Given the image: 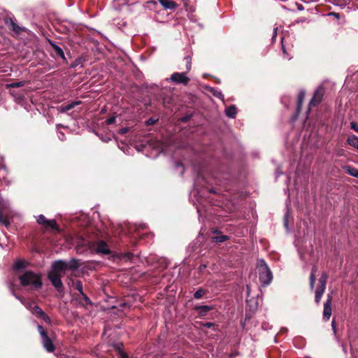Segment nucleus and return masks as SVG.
Listing matches in <instances>:
<instances>
[{"label":"nucleus","mask_w":358,"mask_h":358,"mask_svg":"<svg viewBox=\"0 0 358 358\" xmlns=\"http://www.w3.org/2000/svg\"><path fill=\"white\" fill-rule=\"evenodd\" d=\"M345 170L349 175L358 178V170L357 169L347 166L345 167Z\"/></svg>","instance_id":"b1692460"},{"label":"nucleus","mask_w":358,"mask_h":358,"mask_svg":"<svg viewBox=\"0 0 358 358\" xmlns=\"http://www.w3.org/2000/svg\"><path fill=\"white\" fill-rule=\"evenodd\" d=\"M132 257L133 255L129 252L121 255V259H126L127 260H130Z\"/></svg>","instance_id":"4c0bfd02"},{"label":"nucleus","mask_w":358,"mask_h":358,"mask_svg":"<svg viewBox=\"0 0 358 358\" xmlns=\"http://www.w3.org/2000/svg\"><path fill=\"white\" fill-rule=\"evenodd\" d=\"M185 60L187 62V65H186V67H187V71H189L190 69H191V59L189 57H185Z\"/></svg>","instance_id":"58836bf2"},{"label":"nucleus","mask_w":358,"mask_h":358,"mask_svg":"<svg viewBox=\"0 0 358 358\" xmlns=\"http://www.w3.org/2000/svg\"><path fill=\"white\" fill-rule=\"evenodd\" d=\"M327 273H323L320 278V288L326 289V284L327 280Z\"/></svg>","instance_id":"393cba45"},{"label":"nucleus","mask_w":358,"mask_h":358,"mask_svg":"<svg viewBox=\"0 0 358 358\" xmlns=\"http://www.w3.org/2000/svg\"><path fill=\"white\" fill-rule=\"evenodd\" d=\"M75 287L80 292V294H83L84 292L83 291V284L81 281L77 280L75 282Z\"/></svg>","instance_id":"f704fd0d"},{"label":"nucleus","mask_w":358,"mask_h":358,"mask_svg":"<svg viewBox=\"0 0 358 358\" xmlns=\"http://www.w3.org/2000/svg\"><path fill=\"white\" fill-rule=\"evenodd\" d=\"M79 103H80L79 101H74L71 103L64 106L61 108V112H62V113L67 112V111L70 110L71 109H72L75 106H76Z\"/></svg>","instance_id":"bb28decb"},{"label":"nucleus","mask_w":358,"mask_h":358,"mask_svg":"<svg viewBox=\"0 0 358 358\" xmlns=\"http://www.w3.org/2000/svg\"><path fill=\"white\" fill-rule=\"evenodd\" d=\"M229 239V236L227 235H219L213 236L211 238L213 243H221Z\"/></svg>","instance_id":"6ab92c4d"},{"label":"nucleus","mask_w":358,"mask_h":358,"mask_svg":"<svg viewBox=\"0 0 358 358\" xmlns=\"http://www.w3.org/2000/svg\"><path fill=\"white\" fill-rule=\"evenodd\" d=\"M10 212L8 209L4 206L3 203H0V223L8 227L9 222Z\"/></svg>","instance_id":"6e6552de"},{"label":"nucleus","mask_w":358,"mask_h":358,"mask_svg":"<svg viewBox=\"0 0 358 358\" xmlns=\"http://www.w3.org/2000/svg\"><path fill=\"white\" fill-rule=\"evenodd\" d=\"M325 291V289L318 287L315 291V301L317 304L320 303L322 296Z\"/></svg>","instance_id":"5701e85b"},{"label":"nucleus","mask_w":358,"mask_h":358,"mask_svg":"<svg viewBox=\"0 0 358 358\" xmlns=\"http://www.w3.org/2000/svg\"><path fill=\"white\" fill-rule=\"evenodd\" d=\"M80 295L83 296V300L85 301L86 304H89V305L92 304L91 300L85 293H83V294H80Z\"/></svg>","instance_id":"ea45409f"},{"label":"nucleus","mask_w":358,"mask_h":358,"mask_svg":"<svg viewBox=\"0 0 358 358\" xmlns=\"http://www.w3.org/2000/svg\"><path fill=\"white\" fill-rule=\"evenodd\" d=\"M317 271V266H313L312 268L310 275V287L311 290H313L315 287V273H316Z\"/></svg>","instance_id":"dca6fc26"},{"label":"nucleus","mask_w":358,"mask_h":358,"mask_svg":"<svg viewBox=\"0 0 358 358\" xmlns=\"http://www.w3.org/2000/svg\"><path fill=\"white\" fill-rule=\"evenodd\" d=\"M164 9L174 10L177 8V3L171 0H158Z\"/></svg>","instance_id":"ddd939ff"},{"label":"nucleus","mask_w":358,"mask_h":358,"mask_svg":"<svg viewBox=\"0 0 358 358\" xmlns=\"http://www.w3.org/2000/svg\"><path fill=\"white\" fill-rule=\"evenodd\" d=\"M282 51H283L284 54H287V52H286V50H285V49L283 45H282Z\"/></svg>","instance_id":"13d9d810"},{"label":"nucleus","mask_w":358,"mask_h":358,"mask_svg":"<svg viewBox=\"0 0 358 358\" xmlns=\"http://www.w3.org/2000/svg\"><path fill=\"white\" fill-rule=\"evenodd\" d=\"M88 247L92 252L99 255H109L111 252L108 245L102 240L90 242Z\"/></svg>","instance_id":"7ed1b4c3"},{"label":"nucleus","mask_w":358,"mask_h":358,"mask_svg":"<svg viewBox=\"0 0 358 358\" xmlns=\"http://www.w3.org/2000/svg\"><path fill=\"white\" fill-rule=\"evenodd\" d=\"M206 293V291L201 288H199L194 294V297L196 299L201 298Z\"/></svg>","instance_id":"7c9ffc66"},{"label":"nucleus","mask_w":358,"mask_h":358,"mask_svg":"<svg viewBox=\"0 0 358 358\" xmlns=\"http://www.w3.org/2000/svg\"><path fill=\"white\" fill-rule=\"evenodd\" d=\"M12 286H13V285H12V284H10V289H12V287H11ZM12 293H13V296H15L17 300H19V301H20V302H21V303H22L25 306V308H26L27 309H28L30 312H31V310H33V307H34V303H33L32 301H29V300H26V299H23V298H22V297H20V296H19L16 295V294L14 293L13 290H12Z\"/></svg>","instance_id":"9b49d317"},{"label":"nucleus","mask_w":358,"mask_h":358,"mask_svg":"<svg viewBox=\"0 0 358 358\" xmlns=\"http://www.w3.org/2000/svg\"><path fill=\"white\" fill-rule=\"evenodd\" d=\"M129 129L128 128H122L120 130V133L123 134H125L128 131Z\"/></svg>","instance_id":"09e8293b"},{"label":"nucleus","mask_w":358,"mask_h":358,"mask_svg":"<svg viewBox=\"0 0 358 358\" xmlns=\"http://www.w3.org/2000/svg\"><path fill=\"white\" fill-rule=\"evenodd\" d=\"M37 329H38V331L41 338H43L45 336H48L46 331H45V329H43V327L41 325H38Z\"/></svg>","instance_id":"e433bc0d"},{"label":"nucleus","mask_w":358,"mask_h":358,"mask_svg":"<svg viewBox=\"0 0 358 358\" xmlns=\"http://www.w3.org/2000/svg\"><path fill=\"white\" fill-rule=\"evenodd\" d=\"M146 226L145 224H140L138 227H136V229L139 231L140 229H145Z\"/></svg>","instance_id":"49530a36"},{"label":"nucleus","mask_w":358,"mask_h":358,"mask_svg":"<svg viewBox=\"0 0 358 358\" xmlns=\"http://www.w3.org/2000/svg\"><path fill=\"white\" fill-rule=\"evenodd\" d=\"M19 279L22 286H31L34 289L42 287L41 275L33 271H26Z\"/></svg>","instance_id":"f257e3e1"},{"label":"nucleus","mask_w":358,"mask_h":358,"mask_svg":"<svg viewBox=\"0 0 358 358\" xmlns=\"http://www.w3.org/2000/svg\"><path fill=\"white\" fill-rule=\"evenodd\" d=\"M350 127L352 129L358 133V124L355 122H350Z\"/></svg>","instance_id":"a19ab883"},{"label":"nucleus","mask_w":358,"mask_h":358,"mask_svg":"<svg viewBox=\"0 0 358 358\" xmlns=\"http://www.w3.org/2000/svg\"><path fill=\"white\" fill-rule=\"evenodd\" d=\"M81 266L78 259H72L66 262V268L70 270H76Z\"/></svg>","instance_id":"4468645a"},{"label":"nucleus","mask_w":358,"mask_h":358,"mask_svg":"<svg viewBox=\"0 0 358 358\" xmlns=\"http://www.w3.org/2000/svg\"><path fill=\"white\" fill-rule=\"evenodd\" d=\"M166 80L171 81L176 84H183L185 85H187L189 78L186 76V73H173L169 78H167Z\"/></svg>","instance_id":"39448f33"},{"label":"nucleus","mask_w":358,"mask_h":358,"mask_svg":"<svg viewBox=\"0 0 358 358\" xmlns=\"http://www.w3.org/2000/svg\"><path fill=\"white\" fill-rule=\"evenodd\" d=\"M66 262L63 260H57L52 263L50 272L62 274L66 270Z\"/></svg>","instance_id":"1a4fd4ad"},{"label":"nucleus","mask_w":358,"mask_h":358,"mask_svg":"<svg viewBox=\"0 0 358 358\" xmlns=\"http://www.w3.org/2000/svg\"><path fill=\"white\" fill-rule=\"evenodd\" d=\"M306 18H301V19L297 20L296 22L297 23H299V22H306Z\"/></svg>","instance_id":"864d4df0"},{"label":"nucleus","mask_w":358,"mask_h":358,"mask_svg":"<svg viewBox=\"0 0 358 358\" xmlns=\"http://www.w3.org/2000/svg\"><path fill=\"white\" fill-rule=\"evenodd\" d=\"M41 312H43V310L38 306L34 305L31 313L33 315L38 316Z\"/></svg>","instance_id":"72a5a7b5"},{"label":"nucleus","mask_w":358,"mask_h":358,"mask_svg":"<svg viewBox=\"0 0 358 358\" xmlns=\"http://www.w3.org/2000/svg\"><path fill=\"white\" fill-rule=\"evenodd\" d=\"M213 234H218V231L217 229H213Z\"/></svg>","instance_id":"4d7b16f0"},{"label":"nucleus","mask_w":358,"mask_h":358,"mask_svg":"<svg viewBox=\"0 0 358 358\" xmlns=\"http://www.w3.org/2000/svg\"><path fill=\"white\" fill-rule=\"evenodd\" d=\"M213 326H214V323H212V322H206V323L203 324V327H205L206 328H210Z\"/></svg>","instance_id":"c03bdc74"},{"label":"nucleus","mask_w":358,"mask_h":358,"mask_svg":"<svg viewBox=\"0 0 358 358\" xmlns=\"http://www.w3.org/2000/svg\"><path fill=\"white\" fill-rule=\"evenodd\" d=\"M26 266L25 262L23 260H17L13 268L16 270H20L21 268H23Z\"/></svg>","instance_id":"c756f323"},{"label":"nucleus","mask_w":358,"mask_h":358,"mask_svg":"<svg viewBox=\"0 0 358 358\" xmlns=\"http://www.w3.org/2000/svg\"><path fill=\"white\" fill-rule=\"evenodd\" d=\"M236 113L237 111L235 106H231L229 108H226L225 110V113L227 116L231 118L235 117Z\"/></svg>","instance_id":"4be33fe9"},{"label":"nucleus","mask_w":358,"mask_h":358,"mask_svg":"<svg viewBox=\"0 0 358 358\" xmlns=\"http://www.w3.org/2000/svg\"><path fill=\"white\" fill-rule=\"evenodd\" d=\"M195 310L199 311V313L201 316H204L207 313L213 309L210 306H197L194 308Z\"/></svg>","instance_id":"2eb2a0df"},{"label":"nucleus","mask_w":358,"mask_h":358,"mask_svg":"<svg viewBox=\"0 0 358 358\" xmlns=\"http://www.w3.org/2000/svg\"><path fill=\"white\" fill-rule=\"evenodd\" d=\"M43 348L48 352H52L55 350V345L48 336L41 338Z\"/></svg>","instance_id":"f8f14e48"},{"label":"nucleus","mask_w":358,"mask_h":358,"mask_svg":"<svg viewBox=\"0 0 358 358\" xmlns=\"http://www.w3.org/2000/svg\"><path fill=\"white\" fill-rule=\"evenodd\" d=\"M196 209H197V213L199 214V217H201L203 216V213H202V209H201V206H196Z\"/></svg>","instance_id":"37998d69"},{"label":"nucleus","mask_w":358,"mask_h":358,"mask_svg":"<svg viewBox=\"0 0 358 358\" xmlns=\"http://www.w3.org/2000/svg\"><path fill=\"white\" fill-rule=\"evenodd\" d=\"M159 149L160 150V151H161V152H164V145H162L159 148Z\"/></svg>","instance_id":"6e6d98bb"},{"label":"nucleus","mask_w":358,"mask_h":358,"mask_svg":"<svg viewBox=\"0 0 358 358\" xmlns=\"http://www.w3.org/2000/svg\"><path fill=\"white\" fill-rule=\"evenodd\" d=\"M277 28L274 29V33L276 34Z\"/></svg>","instance_id":"052dcab7"},{"label":"nucleus","mask_w":358,"mask_h":358,"mask_svg":"<svg viewBox=\"0 0 358 358\" xmlns=\"http://www.w3.org/2000/svg\"><path fill=\"white\" fill-rule=\"evenodd\" d=\"M50 44L51 45V46L52 47V48L54 49L55 52H56V54L59 56L61 58L65 59V56H64V52L62 50V49L58 46L57 45H56L55 43L52 42V41H49Z\"/></svg>","instance_id":"a211bd4d"},{"label":"nucleus","mask_w":358,"mask_h":358,"mask_svg":"<svg viewBox=\"0 0 358 358\" xmlns=\"http://www.w3.org/2000/svg\"><path fill=\"white\" fill-rule=\"evenodd\" d=\"M304 98H305V91L301 90L299 92V96H298V103H297V112L298 113H299L301 109V106H302Z\"/></svg>","instance_id":"aec40b11"},{"label":"nucleus","mask_w":358,"mask_h":358,"mask_svg":"<svg viewBox=\"0 0 358 358\" xmlns=\"http://www.w3.org/2000/svg\"><path fill=\"white\" fill-rule=\"evenodd\" d=\"M206 268V264H201V265L199 266V269L200 271H202Z\"/></svg>","instance_id":"603ef678"},{"label":"nucleus","mask_w":358,"mask_h":358,"mask_svg":"<svg viewBox=\"0 0 358 358\" xmlns=\"http://www.w3.org/2000/svg\"><path fill=\"white\" fill-rule=\"evenodd\" d=\"M156 121L152 118L147 121L148 124H153Z\"/></svg>","instance_id":"8fccbe9b"},{"label":"nucleus","mask_w":358,"mask_h":358,"mask_svg":"<svg viewBox=\"0 0 358 358\" xmlns=\"http://www.w3.org/2000/svg\"><path fill=\"white\" fill-rule=\"evenodd\" d=\"M288 219H289V207L287 206V213H286V214L285 215V217H284V225H285L287 231H289V228H288Z\"/></svg>","instance_id":"c9c22d12"},{"label":"nucleus","mask_w":358,"mask_h":358,"mask_svg":"<svg viewBox=\"0 0 358 358\" xmlns=\"http://www.w3.org/2000/svg\"><path fill=\"white\" fill-rule=\"evenodd\" d=\"M211 92L215 96L220 99L221 100H224V95L222 94L220 91H218L215 89H212Z\"/></svg>","instance_id":"473e14b6"},{"label":"nucleus","mask_w":358,"mask_h":358,"mask_svg":"<svg viewBox=\"0 0 358 358\" xmlns=\"http://www.w3.org/2000/svg\"><path fill=\"white\" fill-rule=\"evenodd\" d=\"M247 289H248V292L249 293V292H250V287H249V286H248V285L247 286Z\"/></svg>","instance_id":"bf43d9fd"},{"label":"nucleus","mask_w":358,"mask_h":358,"mask_svg":"<svg viewBox=\"0 0 358 358\" xmlns=\"http://www.w3.org/2000/svg\"><path fill=\"white\" fill-rule=\"evenodd\" d=\"M58 137L61 141H64L65 139L64 134L62 132H59Z\"/></svg>","instance_id":"a18cd8bd"},{"label":"nucleus","mask_w":358,"mask_h":358,"mask_svg":"<svg viewBox=\"0 0 358 358\" xmlns=\"http://www.w3.org/2000/svg\"><path fill=\"white\" fill-rule=\"evenodd\" d=\"M257 268L259 273V281L262 285L264 286L268 285L273 279V275L264 260L259 259L257 261Z\"/></svg>","instance_id":"f03ea898"},{"label":"nucleus","mask_w":358,"mask_h":358,"mask_svg":"<svg viewBox=\"0 0 358 358\" xmlns=\"http://www.w3.org/2000/svg\"><path fill=\"white\" fill-rule=\"evenodd\" d=\"M113 347L117 349L119 352V355H120V358H127V356L126 355V354L122 350V343H115L113 345Z\"/></svg>","instance_id":"a878e982"},{"label":"nucleus","mask_w":358,"mask_h":358,"mask_svg":"<svg viewBox=\"0 0 358 358\" xmlns=\"http://www.w3.org/2000/svg\"><path fill=\"white\" fill-rule=\"evenodd\" d=\"M297 8L299 10H303V6L301 4H299L298 6H297Z\"/></svg>","instance_id":"5fc2aeb1"},{"label":"nucleus","mask_w":358,"mask_h":358,"mask_svg":"<svg viewBox=\"0 0 358 358\" xmlns=\"http://www.w3.org/2000/svg\"><path fill=\"white\" fill-rule=\"evenodd\" d=\"M115 118H116V117H115V116H113V117H111L108 118V119L106 121V124H113V123L115 122Z\"/></svg>","instance_id":"79ce46f5"},{"label":"nucleus","mask_w":358,"mask_h":358,"mask_svg":"<svg viewBox=\"0 0 358 358\" xmlns=\"http://www.w3.org/2000/svg\"><path fill=\"white\" fill-rule=\"evenodd\" d=\"M331 302L332 296L331 294H328L327 299L324 303L323 319L324 320H329L331 315Z\"/></svg>","instance_id":"9d476101"},{"label":"nucleus","mask_w":358,"mask_h":358,"mask_svg":"<svg viewBox=\"0 0 358 358\" xmlns=\"http://www.w3.org/2000/svg\"><path fill=\"white\" fill-rule=\"evenodd\" d=\"M10 25L11 27V29L13 31H15L17 34H20L25 29L24 27H20L17 25L13 20H10Z\"/></svg>","instance_id":"412c9836"},{"label":"nucleus","mask_w":358,"mask_h":358,"mask_svg":"<svg viewBox=\"0 0 358 358\" xmlns=\"http://www.w3.org/2000/svg\"><path fill=\"white\" fill-rule=\"evenodd\" d=\"M329 15H332L338 19L340 17V15L337 13H330Z\"/></svg>","instance_id":"de8ad7c7"},{"label":"nucleus","mask_w":358,"mask_h":358,"mask_svg":"<svg viewBox=\"0 0 358 358\" xmlns=\"http://www.w3.org/2000/svg\"><path fill=\"white\" fill-rule=\"evenodd\" d=\"M37 223L42 226L45 230L58 231L59 228L55 220H48L43 215H39L36 217Z\"/></svg>","instance_id":"20e7f679"},{"label":"nucleus","mask_w":358,"mask_h":358,"mask_svg":"<svg viewBox=\"0 0 358 358\" xmlns=\"http://www.w3.org/2000/svg\"><path fill=\"white\" fill-rule=\"evenodd\" d=\"M331 327L334 331L336 332V322L334 320H333V321L331 322Z\"/></svg>","instance_id":"3c124183"},{"label":"nucleus","mask_w":358,"mask_h":358,"mask_svg":"<svg viewBox=\"0 0 358 358\" xmlns=\"http://www.w3.org/2000/svg\"><path fill=\"white\" fill-rule=\"evenodd\" d=\"M24 85V82L23 81H20V82H15V83H8V84H6V89H8V88H15V87H22Z\"/></svg>","instance_id":"cd10ccee"},{"label":"nucleus","mask_w":358,"mask_h":358,"mask_svg":"<svg viewBox=\"0 0 358 358\" xmlns=\"http://www.w3.org/2000/svg\"><path fill=\"white\" fill-rule=\"evenodd\" d=\"M62 276V274H57L55 272L50 271L48 273L49 280L58 292L63 289V283L61 280Z\"/></svg>","instance_id":"423d86ee"},{"label":"nucleus","mask_w":358,"mask_h":358,"mask_svg":"<svg viewBox=\"0 0 358 358\" xmlns=\"http://www.w3.org/2000/svg\"><path fill=\"white\" fill-rule=\"evenodd\" d=\"M348 143L358 150V137L355 135L350 136L347 139Z\"/></svg>","instance_id":"f3484780"},{"label":"nucleus","mask_w":358,"mask_h":358,"mask_svg":"<svg viewBox=\"0 0 358 358\" xmlns=\"http://www.w3.org/2000/svg\"><path fill=\"white\" fill-rule=\"evenodd\" d=\"M38 318L43 320L45 322L48 324H51V320L50 317L43 310L38 316Z\"/></svg>","instance_id":"c85d7f7f"},{"label":"nucleus","mask_w":358,"mask_h":358,"mask_svg":"<svg viewBox=\"0 0 358 358\" xmlns=\"http://www.w3.org/2000/svg\"><path fill=\"white\" fill-rule=\"evenodd\" d=\"M324 93V87L322 86L318 87L317 88L316 91L315 92V94L309 103V106L313 107V106H315L317 104H318L322 101Z\"/></svg>","instance_id":"0eeeda50"},{"label":"nucleus","mask_w":358,"mask_h":358,"mask_svg":"<svg viewBox=\"0 0 358 358\" xmlns=\"http://www.w3.org/2000/svg\"><path fill=\"white\" fill-rule=\"evenodd\" d=\"M6 170L4 166H1L0 167V180H4L6 182H7L6 180Z\"/></svg>","instance_id":"2f4dec72"}]
</instances>
